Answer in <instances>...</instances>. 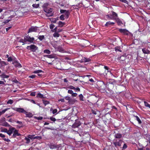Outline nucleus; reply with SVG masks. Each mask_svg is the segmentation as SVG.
Instances as JSON below:
<instances>
[{"instance_id":"1","label":"nucleus","mask_w":150,"mask_h":150,"mask_svg":"<svg viewBox=\"0 0 150 150\" xmlns=\"http://www.w3.org/2000/svg\"><path fill=\"white\" fill-rule=\"evenodd\" d=\"M97 85L99 91L101 93H105L106 86L103 81H99L97 83Z\"/></svg>"},{"instance_id":"2","label":"nucleus","mask_w":150,"mask_h":150,"mask_svg":"<svg viewBox=\"0 0 150 150\" xmlns=\"http://www.w3.org/2000/svg\"><path fill=\"white\" fill-rule=\"evenodd\" d=\"M44 11L46 13L45 15L48 17L52 16L53 15V13H52V8H46L44 9Z\"/></svg>"},{"instance_id":"3","label":"nucleus","mask_w":150,"mask_h":150,"mask_svg":"<svg viewBox=\"0 0 150 150\" xmlns=\"http://www.w3.org/2000/svg\"><path fill=\"white\" fill-rule=\"evenodd\" d=\"M112 14H108L106 15L107 18L110 19L114 20L118 17L117 14L114 11H111Z\"/></svg>"},{"instance_id":"4","label":"nucleus","mask_w":150,"mask_h":150,"mask_svg":"<svg viewBox=\"0 0 150 150\" xmlns=\"http://www.w3.org/2000/svg\"><path fill=\"white\" fill-rule=\"evenodd\" d=\"M115 141L113 142V143L115 147L121 146L123 142V140L121 139L115 140Z\"/></svg>"},{"instance_id":"5","label":"nucleus","mask_w":150,"mask_h":150,"mask_svg":"<svg viewBox=\"0 0 150 150\" xmlns=\"http://www.w3.org/2000/svg\"><path fill=\"white\" fill-rule=\"evenodd\" d=\"M118 30L121 33H122L124 35H128L130 33L126 29L119 28Z\"/></svg>"},{"instance_id":"6","label":"nucleus","mask_w":150,"mask_h":150,"mask_svg":"<svg viewBox=\"0 0 150 150\" xmlns=\"http://www.w3.org/2000/svg\"><path fill=\"white\" fill-rule=\"evenodd\" d=\"M25 40V42H26L27 41L32 43L33 42V41L34 40V38L33 37L31 38L30 36L28 35H27L25 36L24 37Z\"/></svg>"},{"instance_id":"7","label":"nucleus","mask_w":150,"mask_h":150,"mask_svg":"<svg viewBox=\"0 0 150 150\" xmlns=\"http://www.w3.org/2000/svg\"><path fill=\"white\" fill-rule=\"evenodd\" d=\"M38 30V27L36 26H32L29 29L28 33H29L31 32H37Z\"/></svg>"},{"instance_id":"8","label":"nucleus","mask_w":150,"mask_h":150,"mask_svg":"<svg viewBox=\"0 0 150 150\" xmlns=\"http://www.w3.org/2000/svg\"><path fill=\"white\" fill-rule=\"evenodd\" d=\"M34 136L35 135L29 134L28 136L27 137H28L29 138V139H41V137L40 136H37L35 137Z\"/></svg>"},{"instance_id":"9","label":"nucleus","mask_w":150,"mask_h":150,"mask_svg":"<svg viewBox=\"0 0 150 150\" xmlns=\"http://www.w3.org/2000/svg\"><path fill=\"white\" fill-rule=\"evenodd\" d=\"M106 86L107 88L110 91L111 90V89L113 88L114 85L112 83L109 81L106 84Z\"/></svg>"},{"instance_id":"10","label":"nucleus","mask_w":150,"mask_h":150,"mask_svg":"<svg viewBox=\"0 0 150 150\" xmlns=\"http://www.w3.org/2000/svg\"><path fill=\"white\" fill-rule=\"evenodd\" d=\"M49 146L50 149H52L58 148L59 147V146L58 145L52 143L50 144L49 145Z\"/></svg>"},{"instance_id":"11","label":"nucleus","mask_w":150,"mask_h":150,"mask_svg":"<svg viewBox=\"0 0 150 150\" xmlns=\"http://www.w3.org/2000/svg\"><path fill=\"white\" fill-rule=\"evenodd\" d=\"M15 129V128L14 127H10L9 130H7V133L8 135L10 136L11 135V134L13 133Z\"/></svg>"},{"instance_id":"12","label":"nucleus","mask_w":150,"mask_h":150,"mask_svg":"<svg viewBox=\"0 0 150 150\" xmlns=\"http://www.w3.org/2000/svg\"><path fill=\"white\" fill-rule=\"evenodd\" d=\"M38 47L35 45H30V50L32 52H35L38 50Z\"/></svg>"},{"instance_id":"13","label":"nucleus","mask_w":150,"mask_h":150,"mask_svg":"<svg viewBox=\"0 0 150 150\" xmlns=\"http://www.w3.org/2000/svg\"><path fill=\"white\" fill-rule=\"evenodd\" d=\"M13 131L14 132L12 135V137L13 138H15L16 136H20L21 135V134L18 133V130L15 129Z\"/></svg>"},{"instance_id":"14","label":"nucleus","mask_w":150,"mask_h":150,"mask_svg":"<svg viewBox=\"0 0 150 150\" xmlns=\"http://www.w3.org/2000/svg\"><path fill=\"white\" fill-rule=\"evenodd\" d=\"M81 123L79 121H76L72 125L73 128H75L78 127L80 125Z\"/></svg>"},{"instance_id":"15","label":"nucleus","mask_w":150,"mask_h":150,"mask_svg":"<svg viewBox=\"0 0 150 150\" xmlns=\"http://www.w3.org/2000/svg\"><path fill=\"white\" fill-rule=\"evenodd\" d=\"M16 111L19 113H25V112H26V111L24 109L21 108H18L16 110Z\"/></svg>"},{"instance_id":"16","label":"nucleus","mask_w":150,"mask_h":150,"mask_svg":"<svg viewBox=\"0 0 150 150\" xmlns=\"http://www.w3.org/2000/svg\"><path fill=\"white\" fill-rule=\"evenodd\" d=\"M102 119L105 124H106L109 123L110 122L109 119H107L106 116L103 117Z\"/></svg>"},{"instance_id":"17","label":"nucleus","mask_w":150,"mask_h":150,"mask_svg":"<svg viewBox=\"0 0 150 150\" xmlns=\"http://www.w3.org/2000/svg\"><path fill=\"white\" fill-rule=\"evenodd\" d=\"M81 60L82 62H90L91 59L89 58L83 57L81 59Z\"/></svg>"},{"instance_id":"18","label":"nucleus","mask_w":150,"mask_h":150,"mask_svg":"<svg viewBox=\"0 0 150 150\" xmlns=\"http://www.w3.org/2000/svg\"><path fill=\"white\" fill-rule=\"evenodd\" d=\"M114 20H115L118 25H121L123 24L122 21L119 18H117Z\"/></svg>"},{"instance_id":"19","label":"nucleus","mask_w":150,"mask_h":150,"mask_svg":"<svg viewBox=\"0 0 150 150\" xmlns=\"http://www.w3.org/2000/svg\"><path fill=\"white\" fill-rule=\"evenodd\" d=\"M115 24L114 22H111L110 21L107 22L105 25V26H109L111 25H113Z\"/></svg>"},{"instance_id":"20","label":"nucleus","mask_w":150,"mask_h":150,"mask_svg":"<svg viewBox=\"0 0 150 150\" xmlns=\"http://www.w3.org/2000/svg\"><path fill=\"white\" fill-rule=\"evenodd\" d=\"M142 50L143 53L145 54H149L150 53V51L146 48L142 49Z\"/></svg>"},{"instance_id":"21","label":"nucleus","mask_w":150,"mask_h":150,"mask_svg":"<svg viewBox=\"0 0 150 150\" xmlns=\"http://www.w3.org/2000/svg\"><path fill=\"white\" fill-rule=\"evenodd\" d=\"M0 77L3 79L8 78L9 77V76L6 75L4 73H3L1 74L0 75Z\"/></svg>"},{"instance_id":"22","label":"nucleus","mask_w":150,"mask_h":150,"mask_svg":"<svg viewBox=\"0 0 150 150\" xmlns=\"http://www.w3.org/2000/svg\"><path fill=\"white\" fill-rule=\"evenodd\" d=\"M114 137L116 138L120 139L122 137V134L120 133H116L115 134Z\"/></svg>"},{"instance_id":"23","label":"nucleus","mask_w":150,"mask_h":150,"mask_svg":"<svg viewBox=\"0 0 150 150\" xmlns=\"http://www.w3.org/2000/svg\"><path fill=\"white\" fill-rule=\"evenodd\" d=\"M115 51L116 52H122V51L121 50V47L120 46H117L114 48Z\"/></svg>"},{"instance_id":"24","label":"nucleus","mask_w":150,"mask_h":150,"mask_svg":"<svg viewBox=\"0 0 150 150\" xmlns=\"http://www.w3.org/2000/svg\"><path fill=\"white\" fill-rule=\"evenodd\" d=\"M44 57L48 58H54V55L53 54H50V55H44Z\"/></svg>"},{"instance_id":"25","label":"nucleus","mask_w":150,"mask_h":150,"mask_svg":"<svg viewBox=\"0 0 150 150\" xmlns=\"http://www.w3.org/2000/svg\"><path fill=\"white\" fill-rule=\"evenodd\" d=\"M25 114L26 115V117L30 118L32 117L33 116L31 112L28 113V112L26 111V112H25Z\"/></svg>"},{"instance_id":"26","label":"nucleus","mask_w":150,"mask_h":150,"mask_svg":"<svg viewBox=\"0 0 150 150\" xmlns=\"http://www.w3.org/2000/svg\"><path fill=\"white\" fill-rule=\"evenodd\" d=\"M36 97L37 98H39L42 99L44 98V95L40 93H38Z\"/></svg>"},{"instance_id":"27","label":"nucleus","mask_w":150,"mask_h":150,"mask_svg":"<svg viewBox=\"0 0 150 150\" xmlns=\"http://www.w3.org/2000/svg\"><path fill=\"white\" fill-rule=\"evenodd\" d=\"M65 24V23L61 21H59L58 22V25L59 27H62Z\"/></svg>"},{"instance_id":"28","label":"nucleus","mask_w":150,"mask_h":150,"mask_svg":"<svg viewBox=\"0 0 150 150\" xmlns=\"http://www.w3.org/2000/svg\"><path fill=\"white\" fill-rule=\"evenodd\" d=\"M134 116L136 118V119L137 121L138 122L139 124H141L142 123V122L139 118V117L137 116Z\"/></svg>"},{"instance_id":"29","label":"nucleus","mask_w":150,"mask_h":150,"mask_svg":"<svg viewBox=\"0 0 150 150\" xmlns=\"http://www.w3.org/2000/svg\"><path fill=\"white\" fill-rule=\"evenodd\" d=\"M70 14V12L69 10L67 11L65 13V16L67 18H69Z\"/></svg>"},{"instance_id":"30","label":"nucleus","mask_w":150,"mask_h":150,"mask_svg":"<svg viewBox=\"0 0 150 150\" xmlns=\"http://www.w3.org/2000/svg\"><path fill=\"white\" fill-rule=\"evenodd\" d=\"M126 57L124 55H122L119 57V59L122 61H123L125 59Z\"/></svg>"},{"instance_id":"31","label":"nucleus","mask_w":150,"mask_h":150,"mask_svg":"<svg viewBox=\"0 0 150 150\" xmlns=\"http://www.w3.org/2000/svg\"><path fill=\"white\" fill-rule=\"evenodd\" d=\"M43 72H44L42 70H38L34 71L33 72V73L34 74H39L41 72L43 73Z\"/></svg>"},{"instance_id":"32","label":"nucleus","mask_w":150,"mask_h":150,"mask_svg":"<svg viewBox=\"0 0 150 150\" xmlns=\"http://www.w3.org/2000/svg\"><path fill=\"white\" fill-rule=\"evenodd\" d=\"M53 36L55 37H59L60 35L58 33V32H54L53 34Z\"/></svg>"},{"instance_id":"33","label":"nucleus","mask_w":150,"mask_h":150,"mask_svg":"<svg viewBox=\"0 0 150 150\" xmlns=\"http://www.w3.org/2000/svg\"><path fill=\"white\" fill-rule=\"evenodd\" d=\"M2 125L5 127H9L10 126V125L6 122H4L1 124Z\"/></svg>"},{"instance_id":"34","label":"nucleus","mask_w":150,"mask_h":150,"mask_svg":"<svg viewBox=\"0 0 150 150\" xmlns=\"http://www.w3.org/2000/svg\"><path fill=\"white\" fill-rule=\"evenodd\" d=\"M44 53H45L50 54L51 53L50 51L48 49L45 50L43 51Z\"/></svg>"},{"instance_id":"35","label":"nucleus","mask_w":150,"mask_h":150,"mask_svg":"<svg viewBox=\"0 0 150 150\" xmlns=\"http://www.w3.org/2000/svg\"><path fill=\"white\" fill-rule=\"evenodd\" d=\"M38 38L40 40L42 41L45 38V36L43 35H39Z\"/></svg>"},{"instance_id":"36","label":"nucleus","mask_w":150,"mask_h":150,"mask_svg":"<svg viewBox=\"0 0 150 150\" xmlns=\"http://www.w3.org/2000/svg\"><path fill=\"white\" fill-rule=\"evenodd\" d=\"M25 140H26V143L27 144H29L30 142V140L29 138L28 137H25L24 139Z\"/></svg>"},{"instance_id":"37","label":"nucleus","mask_w":150,"mask_h":150,"mask_svg":"<svg viewBox=\"0 0 150 150\" xmlns=\"http://www.w3.org/2000/svg\"><path fill=\"white\" fill-rule=\"evenodd\" d=\"M112 105L110 104H107L106 107V108L108 109H110L111 108H112Z\"/></svg>"},{"instance_id":"38","label":"nucleus","mask_w":150,"mask_h":150,"mask_svg":"<svg viewBox=\"0 0 150 150\" xmlns=\"http://www.w3.org/2000/svg\"><path fill=\"white\" fill-rule=\"evenodd\" d=\"M32 6L35 8H38L39 6V4H33L32 5Z\"/></svg>"},{"instance_id":"39","label":"nucleus","mask_w":150,"mask_h":150,"mask_svg":"<svg viewBox=\"0 0 150 150\" xmlns=\"http://www.w3.org/2000/svg\"><path fill=\"white\" fill-rule=\"evenodd\" d=\"M144 104L145 106L146 107L149 108H150V105L146 101H144Z\"/></svg>"},{"instance_id":"40","label":"nucleus","mask_w":150,"mask_h":150,"mask_svg":"<svg viewBox=\"0 0 150 150\" xmlns=\"http://www.w3.org/2000/svg\"><path fill=\"white\" fill-rule=\"evenodd\" d=\"M79 99L81 101H83V95L82 94H80L79 95Z\"/></svg>"},{"instance_id":"41","label":"nucleus","mask_w":150,"mask_h":150,"mask_svg":"<svg viewBox=\"0 0 150 150\" xmlns=\"http://www.w3.org/2000/svg\"><path fill=\"white\" fill-rule=\"evenodd\" d=\"M5 118L4 117H2L0 120V123H2L4 122H5Z\"/></svg>"},{"instance_id":"42","label":"nucleus","mask_w":150,"mask_h":150,"mask_svg":"<svg viewBox=\"0 0 150 150\" xmlns=\"http://www.w3.org/2000/svg\"><path fill=\"white\" fill-rule=\"evenodd\" d=\"M0 63L2 66H4V65H7L5 62L4 61H0Z\"/></svg>"},{"instance_id":"43","label":"nucleus","mask_w":150,"mask_h":150,"mask_svg":"<svg viewBox=\"0 0 150 150\" xmlns=\"http://www.w3.org/2000/svg\"><path fill=\"white\" fill-rule=\"evenodd\" d=\"M68 102L69 103V104H74V103L75 102V101L71 99L70 100H69V101H68Z\"/></svg>"},{"instance_id":"44","label":"nucleus","mask_w":150,"mask_h":150,"mask_svg":"<svg viewBox=\"0 0 150 150\" xmlns=\"http://www.w3.org/2000/svg\"><path fill=\"white\" fill-rule=\"evenodd\" d=\"M13 100L11 99H10L8 100V101L7 102V104H12L13 103Z\"/></svg>"},{"instance_id":"45","label":"nucleus","mask_w":150,"mask_h":150,"mask_svg":"<svg viewBox=\"0 0 150 150\" xmlns=\"http://www.w3.org/2000/svg\"><path fill=\"white\" fill-rule=\"evenodd\" d=\"M92 112L93 114L94 115H96L97 112H98L97 110L94 109V110H92L91 111Z\"/></svg>"},{"instance_id":"46","label":"nucleus","mask_w":150,"mask_h":150,"mask_svg":"<svg viewBox=\"0 0 150 150\" xmlns=\"http://www.w3.org/2000/svg\"><path fill=\"white\" fill-rule=\"evenodd\" d=\"M7 129L5 128H2L1 129V131L2 132H4L7 133Z\"/></svg>"},{"instance_id":"47","label":"nucleus","mask_w":150,"mask_h":150,"mask_svg":"<svg viewBox=\"0 0 150 150\" xmlns=\"http://www.w3.org/2000/svg\"><path fill=\"white\" fill-rule=\"evenodd\" d=\"M43 103L45 105L49 104V103H50L48 101H47V100H43Z\"/></svg>"},{"instance_id":"48","label":"nucleus","mask_w":150,"mask_h":150,"mask_svg":"<svg viewBox=\"0 0 150 150\" xmlns=\"http://www.w3.org/2000/svg\"><path fill=\"white\" fill-rule=\"evenodd\" d=\"M48 4L47 3H45L43 4L42 7L44 8V9L47 8V7L48 6Z\"/></svg>"},{"instance_id":"49","label":"nucleus","mask_w":150,"mask_h":150,"mask_svg":"<svg viewBox=\"0 0 150 150\" xmlns=\"http://www.w3.org/2000/svg\"><path fill=\"white\" fill-rule=\"evenodd\" d=\"M10 109V108H7L4 110H2L1 111H0L2 114L4 113L6 111Z\"/></svg>"},{"instance_id":"50","label":"nucleus","mask_w":150,"mask_h":150,"mask_svg":"<svg viewBox=\"0 0 150 150\" xmlns=\"http://www.w3.org/2000/svg\"><path fill=\"white\" fill-rule=\"evenodd\" d=\"M60 19L62 21L64 20L65 18H64V15H62L59 17Z\"/></svg>"},{"instance_id":"51","label":"nucleus","mask_w":150,"mask_h":150,"mask_svg":"<svg viewBox=\"0 0 150 150\" xmlns=\"http://www.w3.org/2000/svg\"><path fill=\"white\" fill-rule=\"evenodd\" d=\"M104 68L105 70H106L107 71V72H108L109 73H110V74L111 73V72L110 71H108L109 69L108 68V67H107V66H104Z\"/></svg>"},{"instance_id":"52","label":"nucleus","mask_w":150,"mask_h":150,"mask_svg":"<svg viewBox=\"0 0 150 150\" xmlns=\"http://www.w3.org/2000/svg\"><path fill=\"white\" fill-rule=\"evenodd\" d=\"M50 119L51 120L54 122L56 121V119L54 118L53 117H51L50 118Z\"/></svg>"},{"instance_id":"53","label":"nucleus","mask_w":150,"mask_h":150,"mask_svg":"<svg viewBox=\"0 0 150 150\" xmlns=\"http://www.w3.org/2000/svg\"><path fill=\"white\" fill-rule=\"evenodd\" d=\"M68 88L71 89H73V90L76 89V88L74 86H70Z\"/></svg>"},{"instance_id":"54","label":"nucleus","mask_w":150,"mask_h":150,"mask_svg":"<svg viewBox=\"0 0 150 150\" xmlns=\"http://www.w3.org/2000/svg\"><path fill=\"white\" fill-rule=\"evenodd\" d=\"M112 109H114L115 110V111H116L117 112L118 111V110L116 107L114 106H112Z\"/></svg>"},{"instance_id":"55","label":"nucleus","mask_w":150,"mask_h":150,"mask_svg":"<svg viewBox=\"0 0 150 150\" xmlns=\"http://www.w3.org/2000/svg\"><path fill=\"white\" fill-rule=\"evenodd\" d=\"M54 27V25L53 24H51L50 25V29L52 30Z\"/></svg>"},{"instance_id":"56","label":"nucleus","mask_w":150,"mask_h":150,"mask_svg":"<svg viewBox=\"0 0 150 150\" xmlns=\"http://www.w3.org/2000/svg\"><path fill=\"white\" fill-rule=\"evenodd\" d=\"M19 42H20L23 43H25V40H24V39H20L19 41ZM23 45H24V44H23Z\"/></svg>"},{"instance_id":"57","label":"nucleus","mask_w":150,"mask_h":150,"mask_svg":"<svg viewBox=\"0 0 150 150\" xmlns=\"http://www.w3.org/2000/svg\"><path fill=\"white\" fill-rule=\"evenodd\" d=\"M67 11V10H66L61 9L60 10V12L61 13H65Z\"/></svg>"},{"instance_id":"58","label":"nucleus","mask_w":150,"mask_h":150,"mask_svg":"<svg viewBox=\"0 0 150 150\" xmlns=\"http://www.w3.org/2000/svg\"><path fill=\"white\" fill-rule=\"evenodd\" d=\"M30 95L31 96H35V92H31L30 94Z\"/></svg>"},{"instance_id":"59","label":"nucleus","mask_w":150,"mask_h":150,"mask_svg":"<svg viewBox=\"0 0 150 150\" xmlns=\"http://www.w3.org/2000/svg\"><path fill=\"white\" fill-rule=\"evenodd\" d=\"M36 77V76L35 75H32L29 76V78L31 79H34Z\"/></svg>"},{"instance_id":"60","label":"nucleus","mask_w":150,"mask_h":150,"mask_svg":"<svg viewBox=\"0 0 150 150\" xmlns=\"http://www.w3.org/2000/svg\"><path fill=\"white\" fill-rule=\"evenodd\" d=\"M16 67H22V66L21 64L19 63H17V64H16Z\"/></svg>"},{"instance_id":"61","label":"nucleus","mask_w":150,"mask_h":150,"mask_svg":"<svg viewBox=\"0 0 150 150\" xmlns=\"http://www.w3.org/2000/svg\"><path fill=\"white\" fill-rule=\"evenodd\" d=\"M3 139L4 141L7 142H10V140L8 139L3 138Z\"/></svg>"},{"instance_id":"62","label":"nucleus","mask_w":150,"mask_h":150,"mask_svg":"<svg viewBox=\"0 0 150 150\" xmlns=\"http://www.w3.org/2000/svg\"><path fill=\"white\" fill-rule=\"evenodd\" d=\"M12 61V59L11 57H8L7 59V61L8 62H11Z\"/></svg>"},{"instance_id":"63","label":"nucleus","mask_w":150,"mask_h":150,"mask_svg":"<svg viewBox=\"0 0 150 150\" xmlns=\"http://www.w3.org/2000/svg\"><path fill=\"white\" fill-rule=\"evenodd\" d=\"M57 110L56 109H55L54 110H53L52 112L53 114H54L57 112Z\"/></svg>"},{"instance_id":"64","label":"nucleus","mask_w":150,"mask_h":150,"mask_svg":"<svg viewBox=\"0 0 150 150\" xmlns=\"http://www.w3.org/2000/svg\"><path fill=\"white\" fill-rule=\"evenodd\" d=\"M73 91L71 90H69L68 91V93H69L71 94L72 95V93H73Z\"/></svg>"}]
</instances>
